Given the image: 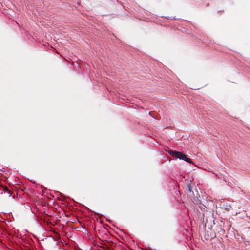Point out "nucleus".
<instances>
[{"instance_id": "obj_1", "label": "nucleus", "mask_w": 250, "mask_h": 250, "mask_svg": "<svg viewBox=\"0 0 250 250\" xmlns=\"http://www.w3.org/2000/svg\"><path fill=\"white\" fill-rule=\"evenodd\" d=\"M197 192H198L197 191ZM192 201L194 204L199 206V207L201 210L207 211L206 209H207V208L206 206L207 204V201L205 199L202 200L200 195L198 193H197L196 196H194L192 199Z\"/></svg>"}, {"instance_id": "obj_2", "label": "nucleus", "mask_w": 250, "mask_h": 250, "mask_svg": "<svg viewBox=\"0 0 250 250\" xmlns=\"http://www.w3.org/2000/svg\"><path fill=\"white\" fill-rule=\"evenodd\" d=\"M177 158L180 160H182L187 163H191L192 160L190 158H188L186 154L179 151Z\"/></svg>"}, {"instance_id": "obj_3", "label": "nucleus", "mask_w": 250, "mask_h": 250, "mask_svg": "<svg viewBox=\"0 0 250 250\" xmlns=\"http://www.w3.org/2000/svg\"><path fill=\"white\" fill-rule=\"evenodd\" d=\"M82 232L84 234L89 236V233L87 229L83 224L79 221V232Z\"/></svg>"}, {"instance_id": "obj_4", "label": "nucleus", "mask_w": 250, "mask_h": 250, "mask_svg": "<svg viewBox=\"0 0 250 250\" xmlns=\"http://www.w3.org/2000/svg\"><path fill=\"white\" fill-rule=\"evenodd\" d=\"M187 187L186 190L187 191H188L190 194V196L191 197H192V195H193V197H192V198H193L194 196H196L194 195L193 191L192 190V187L191 186V184L189 183H188L187 184Z\"/></svg>"}, {"instance_id": "obj_5", "label": "nucleus", "mask_w": 250, "mask_h": 250, "mask_svg": "<svg viewBox=\"0 0 250 250\" xmlns=\"http://www.w3.org/2000/svg\"><path fill=\"white\" fill-rule=\"evenodd\" d=\"M167 152L171 156L177 158L179 151L174 150H169L167 151Z\"/></svg>"}, {"instance_id": "obj_6", "label": "nucleus", "mask_w": 250, "mask_h": 250, "mask_svg": "<svg viewBox=\"0 0 250 250\" xmlns=\"http://www.w3.org/2000/svg\"><path fill=\"white\" fill-rule=\"evenodd\" d=\"M3 191L4 192V193H7L9 197L12 195L11 191L6 188H3Z\"/></svg>"}, {"instance_id": "obj_7", "label": "nucleus", "mask_w": 250, "mask_h": 250, "mask_svg": "<svg viewBox=\"0 0 250 250\" xmlns=\"http://www.w3.org/2000/svg\"><path fill=\"white\" fill-rule=\"evenodd\" d=\"M166 18H167L168 19H170V20H174V19H175V18L174 17H171L170 18L169 17H166Z\"/></svg>"}, {"instance_id": "obj_8", "label": "nucleus", "mask_w": 250, "mask_h": 250, "mask_svg": "<svg viewBox=\"0 0 250 250\" xmlns=\"http://www.w3.org/2000/svg\"><path fill=\"white\" fill-rule=\"evenodd\" d=\"M79 208L82 206V205L81 204V203H79Z\"/></svg>"}]
</instances>
